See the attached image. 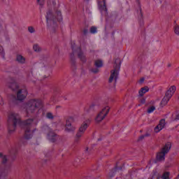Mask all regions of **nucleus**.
Masks as SVG:
<instances>
[{
	"instance_id": "1",
	"label": "nucleus",
	"mask_w": 179,
	"mask_h": 179,
	"mask_svg": "<svg viewBox=\"0 0 179 179\" xmlns=\"http://www.w3.org/2000/svg\"><path fill=\"white\" fill-rule=\"evenodd\" d=\"M43 107L44 103L39 99H30L23 105V108L27 115H37Z\"/></svg>"
},
{
	"instance_id": "2",
	"label": "nucleus",
	"mask_w": 179,
	"mask_h": 179,
	"mask_svg": "<svg viewBox=\"0 0 179 179\" xmlns=\"http://www.w3.org/2000/svg\"><path fill=\"white\" fill-rule=\"evenodd\" d=\"M38 123V120L36 118L28 119L23 122L25 139H31V138H33V134L34 133V130L31 129V126L36 125Z\"/></svg>"
},
{
	"instance_id": "3",
	"label": "nucleus",
	"mask_w": 179,
	"mask_h": 179,
	"mask_svg": "<svg viewBox=\"0 0 179 179\" xmlns=\"http://www.w3.org/2000/svg\"><path fill=\"white\" fill-rule=\"evenodd\" d=\"M18 124H20V116L17 113H11L8 120V134H13L16 131V127Z\"/></svg>"
},
{
	"instance_id": "4",
	"label": "nucleus",
	"mask_w": 179,
	"mask_h": 179,
	"mask_svg": "<svg viewBox=\"0 0 179 179\" xmlns=\"http://www.w3.org/2000/svg\"><path fill=\"white\" fill-rule=\"evenodd\" d=\"M46 20L48 23L49 22L55 23L56 20H57V22H62V13H61V10L55 8L54 13L51 10H48L46 15Z\"/></svg>"
},
{
	"instance_id": "5",
	"label": "nucleus",
	"mask_w": 179,
	"mask_h": 179,
	"mask_svg": "<svg viewBox=\"0 0 179 179\" xmlns=\"http://www.w3.org/2000/svg\"><path fill=\"white\" fill-rule=\"evenodd\" d=\"M120 68H121V59H116L115 60L114 69L110 71V76L109 78L108 82L111 83L113 80L117 82V79H118V73L120 72Z\"/></svg>"
},
{
	"instance_id": "6",
	"label": "nucleus",
	"mask_w": 179,
	"mask_h": 179,
	"mask_svg": "<svg viewBox=\"0 0 179 179\" xmlns=\"http://www.w3.org/2000/svg\"><path fill=\"white\" fill-rule=\"evenodd\" d=\"M170 149H171V143L168 142L162 148L161 151L157 154V162H164L166 155L170 152Z\"/></svg>"
},
{
	"instance_id": "7",
	"label": "nucleus",
	"mask_w": 179,
	"mask_h": 179,
	"mask_svg": "<svg viewBox=\"0 0 179 179\" xmlns=\"http://www.w3.org/2000/svg\"><path fill=\"white\" fill-rule=\"evenodd\" d=\"M88 127L89 124L86 122H83L80 125L78 132L76 134L75 142H78L80 141V137L83 136V135H85V132H86V129H87Z\"/></svg>"
},
{
	"instance_id": "8",
	"label": "nucleus",
	"mask_w": 179,
	"mask_h": 179,
	"mask_svg": "<svg viewBox=\"0 0 179 179\" xmlns=\"http://www.w3.org/2000/svg\"><path fill=\"white\" fill-rule=\"evenodd\" d=\"M108 113H110V108L108 106L103 108L101 110V111L99 112L96 115L95 118V121L96 122H101V121H103V120H104L106 117H107V115L108 114Z\"/></svg>"
},
{
	"instance_id": "9",
	"label": "nucleus",
	"mask_w": 179,
	"mask_h": 179,
	"mask_svg": "<svg viewBox=\"0 0 179 179\" xmlns=\"http://www.w3.org/2000/svg\"><path fill=\"white\" fill-rule=\"evenodd\" d=\"M75 120L73 117H69L66 120L65 131L66 132H73L76 129L75 126H72V122Z\"/></svg>"
},
{
	"instance_id": "10",
	"label": "nucleus",
	"mask_w": 179,
	"mask_h": 179,
	"mask_svg": "<svg viewBox=\"0 0 179 179\" xmlns=\"http://www.w3.org/2000/svg\"><path fill=\"white\" fill-rule=\"evenodd\" d=\"M26 97H27V90L26 89L19 90L17 92V99L20 101H22Z\"/></svg>"
},
{
	"instance_id": "11",
	"label": "nucleus",
	"mask_w": 179,
	"mask_h": 179,
	"mask_svg": "<svg viewBox=\"0 0 179 179\" xmlns=\"http://www.w3.org/2000/svg\"><path fill=\"white\" fill-rule=\"evenodd\" d=\"M45 129H48L49 131V133L48 134V137L50 141L52 142H55L57 141V138H58V136L54 133V131H51V129L48 127H44Z\"/></svg>"
},
{
	"instance_id": "12",
	"label": "nucleus",
	"mask_w": 179,
	"mask_h": 179,
	"mask_svg": "<svg viewBox=\"0 0 179 179\" xmlns=\"http://www.w3.org/2000/svg\"><path fill=\"white\" fill-rule=\"evenodd\" d=\"M164 127H166V120L162 119L158 125L155 127L154 131L157 134L158 132H160Z\"/></svg>"
},
{
	"instance_id": "13",
	"label": "nucleus",
	"mask_w": 179,
	"mask_h": 179,
	"mask_svg": "<svg viewBox=\"0 0 179 179\" xmlns=\"http://www.w3.org/2000/svg\"><path fill=\"white\" fill-rule=\"evenodd\" d=\"M7 86L9 89L13 90V92H16L17 89H19V85H17V83L15 80H11L10 82L7 83Z\"/></svg>"
},
{
	"instance_id": "14",
	"label": "nucleus",
	"mask_w": 179,
	"mask_h": 179,
	"mask_svg": "<svg viewBox=\"0 0 179 179\" xmlns=\"http://www.w3.org/2000/svg\"><path fill=\"white\" fill-rule=\"evenodd\" d=\"M99 10L102 15H107V5L106 4V0H102V3H99Z\"/></svg>"
},
{
	"instance_id": "15",
	"label": "nucleus",
	"mask_w": 179,
	"mask_h": 179,
	"mask_svg": "<svg viewBox=\"0 0 179 179\" xmlns=\"http://www.w3.org/2000/svg\"><path fill=\"white\" fill-rule=\"evenodd\" d=\"M77 51L79 59L82 62H86V56L85 55V53L83 52L82 49H80V48H78Z\"/></svg>"
},
{
	"instance_id": "16",
	"label": "nucleus",
	"mask_w": 179,
	"mask_h": 179,
	"mask_svg": "<svg viewBox=\"0 0 179 179\" xmlns=\"http://www.w3.org/2000/svg\"><path fill=\"white\" fill-rule=\"evenodd\" d=\"M15 61L22 65H23V64H26V58L21 55H17L16 56Z\"/></svg>"
},
{
	"instance_id": "17",
	"label": "nucleus",
	"mask_w": 179,
	"mask_h": 179,
	"mask_svg": "<svg viewBox=\"0 0 179 179\" xmlns=\"http://www.w3.org/2000/svg\"><path fill=\"white\" fill-rule=\"evenodd\" d=\"M147 92H149V87H144L141 89V90L138 92L139 96H142L145 93H147Z\"/></svg>"
},
{
	"instance_id": "18",
	"label": "nucleus",
	"mask_w": 179,
	"mask_h": 179,
	"mask_svg": "<svg viewBox=\"0 0 179 179\" xmlns=\"http://www.w3.org/2000/svg\"><path fill=\"white\" fill-rule=\"evenodd\" d=\"M33 50L35 52H41V47L38 43L34 44Z\"/></svg>"
},
{
	"instance_id": "19",
	"label": "nucleus",
	"mask_w": 179,
	"mask_h": 179,
	"mask_svg": "<svg viewBox=\"0 0 179 179\" xmlns=\"http://www.w3.org/2000/svg\"><path fill=\"white\" fill-rule=\"evenodd\" d=\"M169 101H170V99H169V98H167V96H164L162 99V100L160 103V105L162 106H166L169 103Z\"/></svg>"
},
{
	"instance_id": "20",
	"label": "nucleus",
	"mask_w": 179,
	"mask_h": 179,
	"mask_svg": "<svg viewBox=\"0 0 179 179\" xmlns=\"http://www.w3.org/2000/svg\"><path fill=\"white\" fill-rule=\"evenodd\" d=\"M0 159H1V163L3 164H5L6 162H8V158L6 157V155H3L2 152H0Z\"/></svg>"
},
{
	"instance_id": "21",
	"label": "nucleus",
	"mask_w": 179,
	"mask_h": 179,
	"mask_svg": "<svg viewBox=\"0 0 179 179\" xmlns=\"http://www.w3.org/2000/svg\"><path fill=\"white\" fill-rule=\"evenodd\" d=\"M94 65L95 66H96V68H101V66H103V61L96 60L94 62Z\"/></svg>"
},
{
	"instance_id": "22",
	"label": "nucleus",
	"mask_w": 179,
	"mask_h": 179,
	"mask_svg": "<svg viewBox=\"0 0 179 179\" xmlns=\"http://www.w3.org/2000/svg\"><path fill=\"white\" fill-rule=\"evenodd\" d=\"M46 118H48V120H54V118H55V116H54V115L52 114V113L51 112H48L46 113Z\"/></svg>"
},
{
	"instance_id": "23",
	"label": "nucleus",
	"mask_w": 179,
	"mask_h": 179,
	"mask_svg": "<svg viewBox=\"0 0 179 179\" xmlns=\"http://www.w3.org/2000/svg\"><path fill=\"white\" fill-rule=\"evenodd\" d=\"M0 58H5V50L0 45Z\"/></svg>"
},
{
	"instance_id": "24",
	"label": "nucleus",
	"mask_w": 179,
	"mask_h": 179,
	"mask_svg": "<svg viewBox=\"0 0 179 179\" xmlns=\"http://www.w3.org/2000/svg\"><path fill=\"white\" fill-rule=\"evenodd\" d=\"M162 179H169L170 178V172H164L162 176Z\"/></svg>"
},
{
	"instance_id": "25",
	"label": "nucleus",
	"mask_w": 179,
	"mask_h": 179,
	"mask_svg": "<svg viewBox=\"0 0 179 179\" xmlns=\"http://www.w3.org/2000/svg\"><path fill=\"white\" fill-rule=\"evenodd\" d=\"M28 31L33 34V33H36V29H34V27L33 26H29L28 27Z\"/></svg>"
},
{
	"instance_id": "26",
	"label": "nucleus",
	"mask_w": 179,
	"mask_h": 179,
	"mask_svg": "<svg viewBox=\"0 0 179 179\" xmlns=\"http://www.w3.org/2000/svg\"><path fill=\"white\" fill-rule=\"evenodd\" d=\"M90 31L92 34H96V33H97V27H92L90 29Z\"/></svg>"
},
{
	"instance_id": "27",
	"label": "nucleus",
	"mask_w": 179,
	"mask_h": 179,
	"mask_svg": "<svg viewBox=\"0 0 179 179\" xmlns=\"http://www.w3.org/2000/svg\"><path fill=\"white\" fill-rule=\"evenodd\" d=\"M155 110H156V107L155 106H150V108H148L147 112L148 113V114H152V113H153V111H155Z\"/></svg>"
},
{
	"instance_id": "28",
	"label": "nucleus",
	"mask_w": 179,
	"mask_h": 179,
	"mask_svg": "<svg viewBox=\"0 0 179 179\" xmlns=\"http://www.w3.org/2000/svg\"><path fill=\"white\" fill-rule=\"evenodd\" d=\"M173 30H174L175 34H176L177 36H179V26L177 24L175 25Z\"/></svg>"
},
{
	"instance_id": "29",
	"label": "nucleus",
	"mask_w": 179,
	"mask_h": 179,
	"mask_svg": "<svg viewBox=\"0 0 179 179\" xmlns=\"http://www.w3.org/2000/svg\"><path fill=\"white\" fill-rule=\"evenodd\" d=\"M116 171H117V167H115L113 170H112L110 171V173H109V177L110 178H112V177H114V176L115 175Z\"/></svg>"
},
{
	"instance_id": "30",
	"label": "nucleus",
	"mask_w": 179,
	"mask_h": 179,
	"mask_svg": "<svg viewBox=\"0 0 179 179\" xmlns=\"http://www.w3.org/2000/svg\"><path fill=\"white\" fill-rule=\"evenodd\" d=\"M165 97H166V99H169L170 100V99H171V97H173V94L171 92H169V91H167L165 94Z\"/></svg>"
},
{
	"instance_id": "31",
	"label": "nucleus",
	"mask_w": 179,
	"mask_h": 179,
	"mask_svg": "<svg viewBox=\"0 0 179 179\" xmlns=\"http://www.w3.org/2000/svg\"><path fill=\"white\" fill-rule=\"evenodd\" d=\"M168 92L169 93H171L172 94H174L175 92H176V86H171L170 88H169V90H168Z\"/></svg>"
},
{
	"instance_id": "32",
	"label": "nucleus",
	"mask_w": 179,
	"mask_h": 179,
	"mask_svg": "<svg viewBox=\"0 0 179 179\" xmlns=\"http://www.w3.org/2000/svg\"><path fill=\"white\" fill-rule=\"evenodd\" d=\"M8 173L5 171L0 170V179L3 178Z\"/></svg>"
},
{
	"instance_id": "33",
	"label": "nucleus",
	"mask_w": 179,
	"mask_h": 179,
	"mask_svg": "<svg viewBox=\"0 0 179 179\" xmlns=\"http://www.w3.org/2000/svg\"><path fill=\"white\" fill-rule=\"evenodd\" d=\"M36 1H37V3H38L40 6H43L44 5V2L45 0H36Z\"/></svg>"
},
{
	"instance_id": "34",
	"label": "nucleus",
	"mask_w": 179,
	"mask_h": 179,
	"mask_svg": "<svg viewBox=\"0 0 179 179\" xmlns=\"http://www.w3.org/2000/svg\"><path fill=\"white\" fill-rule=\"evenodd\" d=\"M91 72H93V73H99V69H91Z\"/></svg>"
},
{
	"instance_id": "35",
	"label": "nucleus",
	"mask_w": 179,
	"mask_h": 179,
	"mask_svg": "<svg viewBox=\"0 0 179 179\" xmlns=\"http://www.w3.org/2000/svg\"><path fill=\"white\" fill-rule=\"evenodd\" d=\"M145 139V135H142L138 138V141H143Z\"/></svg>"
},
{
	"instance_id": "36",
	"label": "nucleus",
	"mask_w": 179,
	"mask_h": 179,
	"mask_svg": "<svg viewBox=\"0 0 179 179\" xmlns=\"http://www.w3.org/2000/svg\"><path fill=\"white\" fill-rule=\"evenodd\" d=\"M140 102L141 103V104H145V103H146V100L145 99H141Z\"/></svg>"
},
{
	"instance_id": "37",
	"label": "nucleus",
	"mask_w": 179,
	"mask_h": 179,
	"mask_svg": "<svg viewBox=\"0 0 179 179\" xmlns=\"http://www.w3.org/2000/svg\"><path fill=\"white\" fill-rule=\"evenodd\" d=\"M0 104L1 106H3V100L2 99V98L0 96Z\"/></svg>"
},
{
	"instance_id": "38",
	"label": "nucleus",
	"mask_w": 179,
	"mask_h": 179,
	"mask_svg": "<svg viewBox=\"0 0 179 179\" xmlns=\"http://www.w3.org/2000/svg\"><path fill=\"white\" fill-rule=\"evenodd\" d=\"M83 33L84 34H87V33H89V30H87V29H85L83 30Z\"/></svg>"
},
{
	"instance_id": "39",
	"label": "nucleus",
	"mask_w": 179,
	"mask_h": 179,
	"mask_svg": "<svg viewBox=\"0 0 179 179\" xmlns=\"http://www.w3.org/2000/svg\"><path fill=\"white\" fill-rule=\"evenodd\" d=\"M145 82V78H141L140 83H143Z\"/></svg>"
},
{
	"instance_id": "40",
	"label": "nucleus",
	"mask_w": 179,
	"mask_h": 179,
	"mask_svg": "<svg viewBox=\"0 0 179 179\" xmlns=\"http://www.w3.org/2000/svg\"><path fill=\"white\" fill-rule=\"evenodd\" d=\"M94 108V104H92L90 106V110H93Z\"/></svg>"
},
{
	"instance_id": "41",
	"label": "nucleus",
	"mask_w": 179,
	"mask_h": 179,
	"mask_svg": "<svg viewBox=\"0 0 179 179\" xmlns=\"http://www.w3.org/2000/svg\"><path fill=\"white\" fill-rule=\"evenodd\" d=\"M72 65H75V60H71Z\"/></svg>"
},
{
	"instance_id": "42",
	"label": "nucleus",
	"mask_w": 179,
	"mask_h": 179,
	"mask_svg": "<svg viewBox=\"0 0 179 179\" xmlns=\"http://www.w3.org/2000/svg\"><path fill=\"white\" fill-rule=\"evenodd\" d=\"M176 120H179V113L176 115Z\"/></svg>"
},
{
	"instance_id": "43",
	"label": "nucleus",
	"mask_w": 179,
	"mask_h": 179,
	"mask_svg": "<svg viewBox=\"0 0 179 179\" xmlns=\"http://www.w3.org/2000/svg\"><path fill=\"white\" fill-rule=\"evenodd\" d=\"M71 48H72L73 51V50H75V47L73 46V45H71Z\"/></svg>"
},
{
	"instance_id": "44",
	"label": "nucleus",
	"mask_w": 179,
	"mask_h": 179,
	"mask_svg": "<svg viewBox=\"0 0 179 179\" xmlns=\"http://www.w3.org/2000/svg\"><path fill=\"white\" fill-rule=\"evenodd\" d=\"M144 136H145H145H149L150 134H149L148 133H146L145 135H144Z\"/></svg>"
},
{
	"instance_id": "45",
	"label": "nucleus",
	"mask_w": 179,
	"mask_h": 179,
	"mask_svg": "<svg viewBox=\"0 0 179 179\" xmlns=\"http://www.w3.org/2000/svg\"><path fill=\"white\" fill-rule=\"evenodd\" d=\"M140 15L142 17V10L141 9H140Z\"/></svg>"
},
{
	"instance_id": "46",
	"label": "nucleus",
	"mask_w": 179,
	"mask_h": 179,
	"mask_svg": "<svg viewBox=\"0 0 179 179\" xmlns=\"http://www.w3.org/2000/svg\"><path fill=\"white\" fill-rule=\"evenodd\" d=\"M84 1H87V2H89L90 0H84Z\"/></svg>"
},
{
	"instance_id": "47",
	"label": "nucleus",
	"mask_w": 179,
	"mask_h": 179,
	"mask_svg": "<svg viewBox=\"0 0 179 179\" xmlns=\"http://www.w3.org/2000/svg\"><path fill=\"white\" fill-rule=\"evenodd\" d=\"M57 108H59V106H56Z\"/></svg>"
},
{
	"instance_id": "48",
	"label": "nucleus",
	"mask_w": 179,
	"mask_h": 179,
	"mask_svg": "<svg viewBox=\"0 0 179 179\" xmlns=\"http://www.w3.org/2000/svg\"><path fill=\"white\" fill-rule=\"evenodd\" d=\"M86 150H89V148H86Z\"/></svg>"
}]
</instances>
